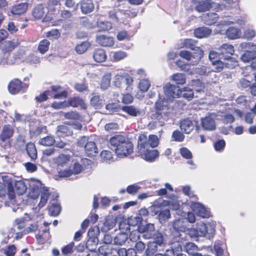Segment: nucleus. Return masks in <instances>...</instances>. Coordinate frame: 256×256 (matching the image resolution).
<instances>
[{
  "mask_svg": "<svg viewBox=\"0 0 256 256\" xmlns=\"http://www.w3.org/2000/svg\"><path fill=\"white\" fill-rule=\"evenodd\" d=\"M109 142L110 148L118 156H126L132 154L133 151L132 144L122 135H114L110 139Z\"/></svg>",
  "mask_w": 256,
  "mask_h": 256,
  "instance_id": "obj_1",
  "label": "nucleus"
},
{
  "mask_svg": "<svg viewBox=\"0 0 256 256\" xmlns=\"http://www.w3.org/2000/svg\"><path fill=\"white\" fill-rule=\"evenodd\" d=\"M50 195L49 188L44 186L40 180L33 178V200L37 199L40 196V201L38 205L39 209L45 206Z\"/></svg>",
  "mask_w": 256,
  "mask_h": 256,
  "instance_id": "obj_2",
  "label": "nucleus"
},
{
  "mask_svg": "<svg viewBox=\"0 0 256 256\" xmlns=\"http://www.w3.org/2000/svg\"><path fill=\"white\" fill-rule=\"evenodd\" d=\"M166 107V106L164 105V101L160 98L156 102L154 107V110L152 112L150 116L154 124L159 126H163L168 116V112L166 110L168 109Z\"/></svg>",
  "mask_w": 256,
  "mask_h": 256,
  "instance_id": "obj_3",
  "label": "nucleus"
},
{
  "mask_svg": "<svg viewBox=\"0 0 256 256\" xmlns=\"http://www.w3.org/2000/svg\"><path fill=\"white\" fill-rule=\"evenodd\" d=\"M126 84L125 88L126 92H132L134 90V78L128 73L124 72L122 74L116 76L114 84L118 88H122L124 84Z\"/></svg>",
  "mask_w": 256,
  "mask_h": 256,
  "instance_id": "obj_4",
  "label": "nucleus"
},
{
  "mask_svg": "<svg viewBox=\"0 0 256 256\" xmlns=\"http://www.w3.org/2000/svg\"><path fill=\"white\" fill-rule=\"evenodd\" d=\"M99 233L98 227L90 228L88 231L89 238L88 240L86 246L90 252H94L97 248L98 242V239L97 234Z\"/></svg>",
  "mask_w": 256,
  "mask_h": 256,
  "instance_id": "obj_5",
  "label": "nucleus"
},
{
  "mask_svg": "<svg viewBox=\"0 0 256 256\" xmlns=\"http://www.w3.org/2000/svg\"><path fill=\"white\" fill-rule=\"evenodd\" d=\"M218 50L221 54V58L224 60L234 62V58L232 56L234 54V49L232 45L228 44H222Z\"/></svg>",
  "mask_w": 256,
  "mask_h": 256,
  "instance_id": "obj_6",
  "label": "nucleus"
},
{
  "mask_svg": "<svg viewBox=\"0 0 256 256\" xmlns=\"http://www.w3.org/2000/svg\"><path fill=\"white\" fill-rule=\"evenodd\" d=\"M88 138L83 136L80 139V142L84 144L86 142L84 146V151L86 155L89 157L96 156L98 154V148L96 143L93 141H88Z\"/></svg>",
  "mask_w": 256,
  "mask_h": 256,
  "instance_id": "obj_7",
  "label": "nucleus"
},
{
  "mask_svg": "<svg viewBox=\"0 0 256 256\" xmlns=\"http://www.w3.org/2000/svg\"><path fill=\"white\" fill-rule=\"evenodd\" d=\"M44 224L46 228L39 230L38 233L36 234V238L38 244L42 245L48 242L50 238V228L48 227V224L46 222H44Z\"/></svg>",
  "mask_w": 256,
  "mask_h": 256,
  "instance_id": "obj_8",
  "label": "nucleus"
},
{
  "mask_svg": "<svg viewBox=\"0 0 256 256\" xmlns=\"http://www.w3.org/2000/svg\"><path fill=\"white\" fill-rule=\"evenodd\" d=\"M28 87V85L26 84L22 83L18 79H14L10 82L8 89L11 94H16L20 92H24Z\"/></svg>",
  "mask_w": 256,
  "mask_h": 256,
  "instance_id": "obj_9",
  "label": "nucleus"
},
{
  "mask_svg": "<svg viewBox=\"0 0 256 256\" xmlns=\"http://www.w3.org/2000/svg\"><path fill=\"white\" fill-rule=\"evenodd\" d=\"M192 2L196 4L195 10L198 12L209 10L214 4L211 0H194Z\"/></svg>",
  "mask_w": 256,
  "mask_h": 256,
  "instance_id": "obj_10",
  "label": "nucleus"
},
{
  "mask_svg": "<svg viewBox=\"0 0 256 256\" xmlns=\"http://www.w3.org/2000/svg\"><path fill=\"white\" fill-rule=\"evenodd\" d=\"M178 86L170 83L166 84L164 87V92L168 98H180Z\"/></svg>",
  "mask_w": 256,
  "mask_h": 256,
  "instance_id": "obj_11",
  "label": "nucleus"
},
{
  "mask_svg": "<svg viewBox=\"0 0 256 256\" xmlns=\"http://www.w3.org/2000/svg\"><path fill=\"white\" fill-rule=\"evenodd\" d=\"M82 169L81 164L78 162H75L73 166L72 170L68 169L64 170H58V174L60 177L61 178H68L73 174H80Z\"/></svg>",
  "mask_w": 256,
  "mask_h": 256,
  "instance_id": "obj_12",
  "label": "nucleus"
},
{
  "mask_svg": "<svg viewBox=\"0 0 256 256\" xmlns=\"http://www.w3.org/2000/svg\"><path fill=\"white\" fill-rule=\"evenodd\" d=\"M151 148L149 140L145 134H140L138 138V153L142 152H146V150Z\"/></svg>",
  "mask_w": 256,
  "mask_h": 256,
  "instance_id": "obj_13",
  "label": "nucleus"
},
{
  "mask_svg": "<svg viewBox=\"0 0 256 256\" xmlns=\"http://www.w3.org/2000/svg\"><path fill=\"white\" fill-rule=\"evenodd\" d=\"M68 106L76 108L80 106L83 110L87 108V105L82 98L78 96L70 98L68 100Z\"/></svg>",
  "mask_w": 256,
  "mask_h": 256,
  "instance_id": "obj_14",
  "label": "nucleus"
},
{
  "mask_svg": "<svg viewBox=\"0 0 256 256\" xmlns=\"http://www.w3.org/2000/svg\"><path fill=\"white\" fill-rule=\"evenodd\" d=\"M14 133V128L9 124L4 125L0 134V140L2 142L9 140Z\"/></svg>",
  "mask_w": 256,
  "mask_h": 256,
  "instance_id": "obj_15",
  "label": "nucleus"
},
{
  "mask_svg": "<svg viewBox=\"0 0 256 256\" xmlns=\"http://www.w3.org/2000/svg\"><path fill=\"white\" fill-rule=\"evenodd\" d=\"M70 124L64 123V125H60L57 127V134L60 137H66L72 134V130Z\"/></svg>",
  "mask_w": 256,
  "mask_h": 256,
  "instance_id": "obj_16",
  "label": "nucleus"
},
{
  "mask_svg": "<svg viewBox=\"0 0 256 256\" xmlns=\"http://www.w3.org/2000/svg\"><path fill=\"white\" fill-rule=\"evenodd\" d=\"M92 58L96 62L101 63L106 61L107 55L105 50L102 48H98L94 51Z\"/></svg>",
  "mask_w": 256,
  "mask_h": 256,
  "instance_id": "obj_17",
  "label": "nucleus"
},
{
  "mask_svg": "<svg viewBox=\"0 0 256 256\" xmlns=\"http://www.w3.org/2000/svg\"><path fill=\"white\" fill-rule=\"evenodd\" d=\"M202 126L206 130H213L216 128L214 120L210 116H206L201 119Z\"/></svg>",
  "mask_w": 256,
  "mask_h": 256,
  "instance_id": "obj_18",
  "label": "nucleus"
},
{
  "mask_svg": "<svg viewBox=\"0 0 256 256\" xmlns=\"http://www.w3.org/2000/svg\"><path fill=\"white\" fill-rule=\"evenodd\" d=\"M80 4L81 11L84 14L92 12L94 8L92 0H82Z\"/></svg>",
  "mask_w": 256,
  "mask_h": 256,
  "instance_id": "obj_19",
  "label": "nucleus"
},
{
  "mask_svg": "<svg viewBox=\"0 0 256 256\" xmlns=\"http://www.w3.org/2000/svg\"><path fill=\"white\" fill-rule=\"evenodd\" d=\"M140 155L146 161L152 162L158 156V152L156 150L148 149L146 152L139 153Z\"/></svg>",
  "mask_w": 256,
  "mask_h": 256,
  "instance_id": "obj_20",
  "label": "nucleus"
},
{
  "mask_svg": "<svg viewBox=\"0 0 256 256\" xmlns=\"http://www.w3.org/2000/svg\"><path fill=\"white\" fill-rule=\"evenodd\" d=\"M180 128L183 132L190 134L194 128L192 120L188 118L182 120L180 122Z\"/></svg>",
  "mask_w": 256,
  "mask_h": 256,
  "instance_id": "obj_21",
  "label": "nucleus"
},
{
  "mask_svg": "<svg viewBox=\"0 0 256 256\" xmlns=\"http://www.w3.org/2000/svg\"><path fill=\"white\" fill-rule=\"evenodd\" d=\"M51 92L55 93L52 96V98L54 99H58L62 98H66L68 96V92L66 90H63L60 92V90L62 89V87L58 85H53L50 87Z\"/></svg>",
  "mask_w": 256,
  "mask_h": 256,
  "instance_id": "obj_22",
  "label": "nucleus"
},
{
  "mask_svg": "<svg viewBox=\"0 0 256 256\" xmlns=\"http://www.w3.org/2000/svg\"><path fill=\"white\" fill-rule=\"evenodd\" d=\"M155 231L154 225L153 224H147L142 230V237L145 239H149L154 236Z\"/></svg>",
  "mask_w": 256,
  "mask_h": 256,
  "instance_id": "obj_23",
  "label": "nucleus"
},
{
  "mask_svg": "<svg viewBox=\"0 0 256 256\" xmlns=\"http://www.w3.org/2000/svg\"><path fill=\"white\" fill-rule=\"evenodd\" d=\"M3 182L4 184H7L8 195L10 200H14L16 197V192L14 188H13L12 182L10 179L8 178L6 176H2Z\"/></svg>",
  "mask_w": 256,
  "mask_h": 256,
  "instance_id": "obj_24",
  "label": "nucleus"
},
{
  "mask_svg": "<svg viewBox=\"0 0 256 256\" xmlns=\"http://www.w3.org/2000/svg\"><path fill=\"white\" fill-rule=\"evenodd\" d=\"M190 208L193 212H196L198 215L206 217V211L204 206L200 202H192L190 204Z\"/></svg>",
  "mask_w": 256,
  "mask_h": 256,
  "instance_id": "obj_25",
  "label": "nucleus"
},
{
  "mask_svg": "<svg viewBox=\"0 0 256 256\" xmlns=\"http://www.w3.org/2000/svg\"><path fill=\"white\" fill-rule=\"evenodd\" d=\"M18 44V42H17L10 40L5 41L2 44V52L4 54H8L17 47Z\"/></svg>",
  "mask_w": 256,
  "mask_h": 256,
  "instance_id": "obj_26",
  "label": "nucleus"
},
{
  "mask_svg": "<svg viewBox=\"0 0 256 256\" xmlns=\"http://www.w3.org/2000/svg\"><path fill=\"white\" fill-rule=\"evenodd\" d=\"M180 98L182 97L188 101L191 100L194 96L193 90L188 86L179 88Z\"/></svg>",
  "mask_w": 256,
  "mask_h": 256,
  "instance_id": "obj_27",
  "label": "nucleus"
},
{
  "mask_svg": "<svg viewBox=\"0 0 256 256\" xmlns=\"http://www.w3.org/2000/svg\"><path fill=\"white\" fill-rule=\"evenodd\" d=\"M212 33V30L210 28L202 26L198 27L196 28L194 30V36L198 38H203L207 37L210 36Z\"/></svg>",
  "mask_w": 256,
  "mask_h": 256,
  "instance_id": "obj_28",
  "label": "nucleus"
},
{
  "mask_svg": "<svg viewBox=\"0 0 256 256\" xmlns=\"http://www.w3.org/2000/svg\"><path fill=\"white\" fill-rule=\"evenodd\" d=\"M122 110L130 116L136 117L140 114V110L134 106H124L121 108Z\"/></svg>",
  "mask_w": 256,
  "mask_h": 256,
  "instance_id": "obj_29",
  "label": "nucleus"
},
{
  "mask_svg": "<svg viewBox=\"0 0 256 256\" xmlns=\"http://www.w3.org/2000/svg\"><path fill=\"white\" fill-rule=\"evenodd\" d=\"M27 8V4L22 3L13 6L11 10V12L14 15H20L24 13Z\"/></svg>",
  "mask_w": 256,
  "mask_h": 256,
  "instance_id": "obj_30",
  "label": "nucleus"
},
{
  "mask_svg": "<svg viewBox=\"0 0 256 256\" xmlns=\"http://www.w3.org/2000/svg\"><path fill=\"white\" fill-rule=\"evenodd\" d=\"M226 34L229 39H236L240 36V30L238 28L232 26L227 29Z\"/></svg>",
  "mask_w": 256,
  "mask_h": 256,
  "instance_id": "obj_31",
  "label": "nucleus"
},
{
  "mask_svg": "<svg viewBox=\"0 0 256 256\" xmlns=\"http://www.w3.org/2000/svg\"><path fill=\"white\" fill-rule=\"evenodd\" d=\"M98 40L99 44L102 46L110 47L112 46L114 44V38L106 36H100Z\"/></svg>",
  "mask_w": 256,
  "mask_h": 256,
  "instance_id": "obj_32",
  "label": "nucleus"
},
{
  "mask_svg": "<svg viewBox=\"0 0 256 256\" xmlns=\"http://www.w3.org/2000/svg\"><path fill=\"white\" fill-rule=\"evenodd\" d=\"M184 248L185 251L192 256H196L199 254L197 252L198 250V246L193 242H186L184 246Z\"/></svg>",
  "mask_w": 256,
  "mask_h": 256,
  "instance_id": "obj_33",
  "label": "nucleus"
},
{
  "mask_svg": "<svg viewBox=\"0 0 256 256\" xmlns=\"http://www.w3.org/2000/svg\"><path fill=\"white\" fill-rule=\"evenodd\" d=\"M218 15L215 12H208L204 18L205 23L208 25H212L218 22Z\"/></svg>",
  "mask_w": 256,
  "mask_h": 256,
  "instance_id": "obj_34",
  "label": "nucleus"
},
{
  "mask_svg": "<svg viewBox=\"0 0 256 256\" xmlns=\"http://www.w3.org/2000/svg\"><path fill=\"white\" fill-rule=\"evenodd\" d=\"M233 4V0H220L215 8L217 11L222 10L223 9H228L232 7Z\"/></svg>",
  "mask_w": 256,
  "mask_h": 256,
  "instance_id": "obj_35",
  "label": "nucleus"
},
{
  "mask_svg": "<svg viewBox=\"0 0 256 256\" xmlns=\"http://www.w3.org/2000/svg\"><path fill=\"white\" fill-rule=\"evenodd\" d=\"M128 239V234L126 232H120L114 238V243L116 245L124 244Z\"/></svg>",
  "mask_w": 256,
  "mask_h": 256,
  "instance_id": "obj_36",
  "label": "nucleus"
},
{
  "mask_svg": "<svg viewBox=\"0 0 256 256\" xmlns=\"http://www.w3.org/2000/svg\"><path fill=\"white\" fill-rule=\"evenodd\" d=\"M44 6L42 4L36 6L33 10V17L36 20L42 18L44 14Z\"/></svg>",
  "mask_w": 256,
  "mask_h": 256,
  "instance_id": "obj_37",
  "label": "nucleus"
},
{
  "mask_svg": "<svg viewBox=\"0 0 256 256\" xmlns=\"http://www.w3.org/2000/svg\"><path fill=\"white\" fill-rule=\"evenodd\" d=\"M90 104L96 108H100L103 106L104 100L100 96H94L90 100Z\"/></svg>",
  "mask_w": 256,
  "mask_h": 256,
  "instance_id": "obj_38",
  "label": "nucleus"
},
{
  "mask_svg": "<svg viewBox=\"0 0 256 256\" xmlns=\"http://www.w3.org/2000/svg\"><path fill=\"white\" fill-rule=\"evenodd\" d=\"M158 251V246L152 242L148 243L146 250V256H155Z\"/></svg>",
  "mask_w": 256,
  "mask_h": 256,
  "instance_id": "obj_39",
  "label": "nucleus"
},
{
  "mask_svg": "<svg viewBox=\"0 0 256 256\" xmlns=\"http://www.w3.org/2000/svg\"><path fill=\"white\" fill-rule=\"evenodd\" d=\"M97 26L100 31H108L112 28V23L111 22L100 20H98Z\"/></svg>",
  "mask_w": 256,
  "mask_h": 256,
  "instance_id": "obj_40",
  "label": "nucleus"
},
{
  "mask_svg": "<svg viewBox=\"0 0 256 256\" xmlns=\"http://www.w3.org/2000/svg\"><path fill=\"white\" fill-rule=\"evenodd\" d=\"M29 54H30V50L26 47L21 46L15 54V56L19 60H24Z\"/></svg>",
  "mask_w": 256,
  "mask_h": 256,
  "instance_id": "obj_41",
  "label": "nucleus"
},
{
  "mask_svg": "<svg viewBox=\"0 0 256 256\" xmlns=\"http://www.w3.org/2000/svg\"><path fill=\"white\" fill-rule=\"evenodd\" d=\"M49 214L54 216H58L61 211V207L60 204H52L48 207Z\"/></svg>",
  "mask_w": 256,
  "mask_h": 256,
  "instance_id": "obj_42",
  "label": "nucleus"
},
{
  "mask_svg": "<svg viewBox=\"0 0 256 256\" xmlns=\"http://www.w3.org/2000/svg\"><path fill=\"white\" fill-rule=\"evenodd\" d=\"M111 75L110 74H104L100 82V88L104 90L108 89L110 86Z\"/></svg>",
  "mask_w": 256,
  "mask_h": 256,
  "instance_id": "obj_43",
  "label": "nucleus"
},
{
  "mask_svg": "<svg viewBox=\"0 0 256 256\" xmlns=\"http://www.w3.org/2000/svg\"><path fill=\"white\" fill-rule=\"evenodd\" d=\"M63 116L66 119L69 120H78L81 118L80 114L76 111H70L64 112Z\"/></svg>",
  "mask_w": 256,
  "mask_h": 256,
  "instance_id": "obj_44",
  "label": "nucleus"
},
{
  "mask_svg": "<svg viewBox=\"0 0 256 256\" xmlns=\"http://www.w3.org/2000/svg\"><path fill=\"white\" fill-rule=\"evenodd\" d=\"M115 224H116L113 220L106 218L101 227V230L104 232H106L112 229L115 226Z\"/></svg>",
  "mask_w": 256,
  "mask_h": 256,
  "instance_id": "obj_45",
  "label": "nucleus"
},
{
  "mask_svg": "<svg viewBox=\"0 0 256 256\" xmlns=\"http://www.w3.org/2000/svg\"><path fill=\"white\" fill-rule=\"evenodd\" d=\"M70 161V156L64 154H60L58 158V168L62 170L61 168L68 164Z\"/></svg>",
  "mask_w": 256,
  "mask_h": 256,
  "instance_id": "obj_46",
  "label": "nucleus"
},
{
  "mask_svg": "<svg viewBox=\"0 0 256 256\" xmlns=\"http://www.w3.org/2000/svg\"><path fill=\"white\" fill-rule=\"evenodd\" d=\"M172 80L176 84L182 85L186 83V76L180 73L174 74L172 76Z\"/></svg>",
  "mask_w": 256,
  "mask_h": 256,
  "instance_id": "obj_47",
  "label": "nucleus"
},
{
  "mask_svg": "<svg viewBox=\"0 0 256 256\" xmlns=\"http://www.w3.org/2000/svg\"><path fill=\"white\" fill-rule=\"evenodd\" d=\"M50 45L49 40L46 39L42 40L39 43L38 50L41 54H44L48 50Z\"/></svg>",
  "mask_w": 256,
  "mask_h": 256,
  "instance_id": "obj_48",
  "label": "nucleus"
},
{
  "mask_svg": "<svg viewBox=\"0 0 256 256\" xmlns=\"http://www.w3.org/2000/svg\"><path fill=\"white\" fill-rule=\"evenodd\" d=\"M193 52L192 53V57L193 58L196 59V62H198L204 56V51L199 46H196V48L192 50Z\"/></svg>",
  "mask_w": 256,
  "mask_h": 256,
  "instance_id": "obj_49",
  "label": "nucleus"
},
{
  "mask_svg": "<svg viewBox=\"0 0 256 256\" xmlns=\"http://www.w3.org/2000/svg\"><path fill=\"white\" fill-rule=\"evenodd\" d=\"M14 188L18 195L22 194L26 190L24 183L22 181L16 182Z\"/></svg>",
  "mask_w": 256,
  "mask_h": 256,
  "instance_id": "obj_50",
  "label": "nucleus"
},
{
  "mask_svg": "<svg viewBox=\"0 0 256 256\" xmlns=\"http://www.w3.org/2000/svg\"><path fill=\"white\" fill-rule=\"evenodd\" d=\"M55 142V140L54 136H46L41 138L40 140V144L44 146H51Z\"/></svg>",
  "mask_w": 256,
  "mask_h": 256,
  "instance_id": "obj_51",
  "label": "nucleus"
},
{
  "mask_svg": "<svg viewBox=\"0 0 256 256\" xmlns=\"http://www.w3.org/2000/svg\"><path fill=\"white\" fill-rule=\"evenodd\" d=\"M112 248L107 244H103L98 248L99 253L103 256H109L111 254Z\"/></svg>",
  "mask_w": 256,
  "mask_h": 256,
  "instance_id": "obj_52",
  "label": "nucleus"
},
{
  "mask_svg": "<svg viewBox=\"0 0 256 256\" xmlns=\"http://www.w3.org/2000/svg\"><path fill=\"white\" fill-rule=\"evenodd\" d=\"M196 40L190 38H187L184 40L182 43V45L184 47L187 48H190L192 50L197 46H196Z\"/></svg>",
  "mask_w": 256,
  "mask_h": 256,
  "instance_id": "obj_53",
  "label": "nucleus"
},
{
  "mask_svg": "<svg viewBox=\"0 0 256 256\" xmlns=\"http://www.w3.org/2000/svg\"><path fill=\"white\" fill-rule=\"evenodd\" d=\"M132 93V92H126V93L122 94V100L123 104H129L134 102V98Z\"/></svg>",
  "mask_w": 256,
  "mask_h": 256,
  "instance_id": "obj_54",
  "label": "nucleus"
},
{
  "mask_svg": "<svg viewBox=\"0 0 256 256\" xmlns=\"http://www.w3.org/2000/svg\"><path fill=\"white\" fill-rule=\"evenodd\" d=\"M197 234L202 236H206L208 234L206 224L204 223L200 224L196 228Z\"/></svg>",
  "mask_w": 256,
  "mask_h": 256,
  "instance_id": "obj_55",
  "label": "nucleus"
},
{
  "mask_svg": "<svg viewBox=\"0 0 256 256\" xmlns=\"http://www.w3.org/2000/svg\"><path fill=\"white\" fill-rule=\"evenodd\" d=\"M208 57L212 64H216V62H218L222 59L221 54L218 50V52L210 51Z\"/></svg>",
  "mask_w": 256,
  "mask_h": 256,
  "instance_id": "obj_56",
  "label": "nucleus"
},
{
  "mask_svg": "<svg viewBox=\"0 0 256 256\" xmlns=\"http://www.w3.org/2000/svg\"><path fill=\"white\" fill-rule=\"evenodd\" d=\"M89 44L87 42H82L80 44H78L75 48L76 51L79 54L84 53L88 48Z\"/></svg>",
  "mask_w": 256,
  "mask_h": 256,
  "instance_id": "obj_57",
  "label": "nucleus"
},
{
  "mask_svg": "<svg viewBox=\"0 0 256 256\" xmlns=\"http://www.w3.org/2000/svg\"><path fill=\"white\" fill-rule=\"evenodd\" d=\"M150 84L149 81L146 79H142L139 82L138 88L142 92H146L150 88Z\"/></svg>",
  "mask_w": 256,
  "mask_h": 256,
  "instance_id": "obj_58",
  "label": "nucleus"
},
{
  "mask_svg": "<svg viewBox=\"0 0 256 256\" xmlns=\"http://www.w3.org/2000/svg\"><path fill=\"white\" fill-rule=\"evenodd\" d=\"M172 138L175 142H182L184 139V136L180 130H176L172 132Z\"/></svg>",
  "mask_w": 256,
  "mask_h": 256,
  "instance_id": "obj_59",
  "label": "nucleus"
},
{
  "mask_svg": "<svg viewBox=\"0 0 256 256\" xmlns=\"http://www.w3.org/2000/svg\"><path fill=\"white\" fill-rule=\"evenodd\" d=\"M127 54L122 50H118L114 52L113 58L116 62L124 59L127 56Z\"/></svg>",
  "mask_w": 256,
  "mask_h": 256,
  "instance_id": "obj_60",
  "label": "nucleus"
},
{
  "mask_svg": "<svg viewBox=\"0 0 256 256\" xmlns=\"http://www.w3.org/2000/svg\"><path fill=\"white\" fill-rule=\"evenodd\" d=\"M50 94V91L46 90L42 94H40L38 96L35 98L36 102H42L48 99V96Z\"/></svg>",
  "mask_w": 256,
  "mask_h": 256,
  "instance_id": "obj_61",
  "label": "nucleus"
},
{
  "mask_svg": "<svg viewBox=\"0 0 256 256\" xmlns=\"http://www.w3.org/2000/svg\"><path fill=\"white\" fill-rule=\"evenodd\" d=\"M74 246V243L73 242H72L67 245L64 246L62 249V254L64 255H67L71 254L73 252V248Z\"/></svg>",
  "mask_w": 256,
  "mask_h": 256,
  "instance_id": "obj_62",
  "label": "nucleus"
},
{
  "mask_svg": "<svg viewBox=\"0 0 256 256\" xmlns=\"http://www.w3.org/2000/svg\"><path fill=\"white\" fill-rule=\"evenodd\" d=\"M4 64H16L20 60L18 59L17 57L15 56V54L14 56H10L9 58L8 57V54H4Z\"/></svg>",
  "mask_w": 256,
  "mask_h": 256,
  "instance_id": "obj_63",
  "label": "nucleus"
},
{
  "mask_svg": "<svg viewBox=\"0 0 256 256\" xmlns=\"http://www.w3.org/2000/svg\"><path fill=\"white\" fill-rule=\"evenodd\" d=\"M226 146V142L224 140H219L214 144V150L217 152H221Z\"/></svg>",
  "mask_w": 256,
  "mask_h": 256,
  "instance_id": "obj_64",
  "label": "nucleus"
}]
</instances>
